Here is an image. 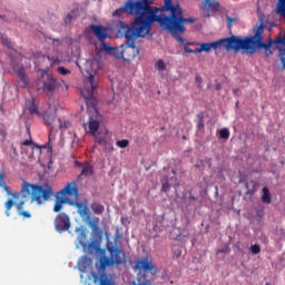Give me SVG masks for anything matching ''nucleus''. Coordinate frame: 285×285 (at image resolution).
<instances>
[{
    "instance_id": "f257e3e1",
    "label": "nucleus",
    "mask_w": 285,
    "mask_h": 285,
    "mask_svg": "<svg viewBox=\"0 0 285 285\" xmlns=\"http://www.w3.org/2000/svg\"><path fill=\"white\" fill-rule=\"evenodd\" d=\"M165 11L169 12L168 16L161 13H155V21L164 28V30H168L178 41V43H186V39L180 37L186 32V27L184 23H195L197 21L195 18H184V10L179 3L174 4L173 0H165V4L159 9V12Z\"/></svg>"
},
{
    "instance_id": "f03ea898",
    "label": "nucleus",
    "mask_w": 285,
    "mask_h": 285,
    "mask_svg": "<svg viewBox=\"0 0 285 285\" xmlns=\"http://www.w3.org/2000/svg\"><path fill=\"white\" fill-rule=\"evenodd\" d=\"M150 0H127L124 7L116 9L112 17H121L122 14H131L137 17L131 23H125L127 28L135 30L136 28H148L155 23V14L159 12V8L151 7Z\"/></svg>"
},
{
    "instance_id": "7ed1b4c3",
    "label": "nucleus",
    "mask_w": 285,
    "mask_h": 285,
    "mask_svg": "<svg viewBox=\"0 0 285 285\" xmlns=\"http://www.w3.org/2000/svg\"><path fill=\"white\" fill-rule=\"evenodd\" d=\"M149 27H138L136 29H132L128 26H126V22L119 21L117 24L118 35L120 37H125L126 43L122 45V60L124 61H132L135 57L139 55V48H137V45H135V41L139 39V37H146L150 32Z\"/></svg>"
},
{
    "instance_id": "20e7f679",
    "label": "nucleus",
    "mask_w": 285,
    "mask_h": 285,
    "mask_svg": "<svg viewBox=\"0 0 285 285\" xmlns=\"http://www.w3.org/2000/svg\"><path fill=\"white\" fill-rule=\"evenodd\" d=\"M264 35V24H259L254 33V36H248L245 38H242V36H238V52L239 50H243L246 55H255L258 50H265L266 57H271L273 55V40H269V42H264V38L262 37Z\"/></svg>"
},
{
    "instance_id": "39448f33",
    "label": "nucleus",
    "mask_w": 285,
    "mask_h": 285,
    "mask_svg": "<svg viewBox=\"0 0 285 285\" xmlns=\"http://www.w3.org/2000/svg\"><path fill=\"white\" fill-rule=\"evenodd\" d=\"M92 61H87L85 72L87 78L85 79V86L80 89L81 97H83L88 108H95L97 106V99L95 98V90L99 86V78H97V69H90Z\"/></svg>"
},
{
    "instance_id": "423d86ee",
    "label": "nucleus",
    "mask_w": 285,
    "mask_h": 285,
    "mask_svg": "<svg viewBox=\"0 0 285 285\" xmlns=\"http://www.w3.org/2000/svg\"><path fill=\"white\" fill-rule=\"evenodd\" d=\"M22 197H30L31 202H36L38 206L48 202L52 197V186L46 185H32L30 183H23L21 188Z\"/></svg>"
},
{
    "instance_id": "0eeeda50",
    "label": "nucleus",
    "mask_w": 285,
    "mask_h": 285,
    "mask_svg": "<svg viewBox=\"0 0 285 285\" xmlns=\"http://www.w3.org/2000/svg\"><path fill=\"white\" fill-rule=\"evenodd\" d=\"M197 46H200L203 52L219 50V48L226 49L227 52H230V50H234V52H239V36H230L228 38H222L214 42L197 43Z\"/></svg>"
},
{
    "instance_id": "6e6552de",
    "label": "nucleus",
    "mask_w": 285,
    "mask_h": 285,
    "mask_svg": "<svg viewBox=\"0 0 285 285\" xmlns=\"http://www.w3.org/2000/svg\"><path fill=\"white\" fill-rule=\"evenodd\" d=\"M61 197H57L56 204L53 206V213H60L63 208V204H68V197H73L77 199L79 197V189L77 188V181H71L66 185V187L60 191Z\"/></svg>"
},
{
    "instance_id": "1a4fd4ad",
    "label": "nucleus",
    "mask_w": 285,
    "mask_h": 285,
    "mask_svg": "<svg viewBox=\"0 0 285 285\" xmlns=\"http://www.w3.org/2000/svg\"><path fill=\"white\" fill-rule=\"evenodd\" d=\"M107 250L116 266H124L126 264V253L124 249L112 245V243L107 244Z\"/></svg>"
},
{
    "instance_id": "9d476101",
    "label": "nucleus",
    "mask_w": 285,
    "mask_h": 285,
    "mask_svg": "<svg viewBox=\"0 0 285 285\" xmlns=\"http://www.w3.org/2000/svg\"><path fill=\"white\" fill-rule=\"evenodd\" d=\"M11 67L12 70L18 75L19 88H28L30 80H28V77H26V68H23V65L12 60Z\"/></svg>"
},
{
    "instance_id": "9b49d317",
    "label": "nucleus",
    "mask_w": 285,
    "mask_h": 285,
    "mask_svg": "<svg viewBox=\"0 0 285 285\" xmlns=\"http://www.w3.org/2000/svg\"><path fill=\"white\" fill-rule=\"evenodd\" d=\"M55 229L57 233H65V230H70V216L66 213H59L55 218Z\"/></svg>"
},
{
    "instance_id": "f8f14e48",
    "label": "nucleus",
    "mask_w": 285,
    "mask_h": 285,
    "mask_svg": "<svg viewBox=\"0 0 285 285\" xmlns=\"http://www.w3.org/2000/svg\"><path fill=\"white\" fill-rule=\"evenodd\" d=\"M45 122L47 126H50L51 130H61L63 128V122L61 118H57V112L46 111L43 115Z\"/></svg>"
},
{
    "instance_id": "ddd939ff",
    "label": "nucleus",
    "mask_w": 285,
    "mask_h": 285,
    "mask_svg": "<svg viewBox=\"0 0 285 285\" xmlns=\"http://www.w3.org/2000/svg\"><path fill=\"white\" fill-rule=\"evenodd\" d=\"M89 30L94 32L95 37L102 43L104 48L108 50V45H106V39H108V32L101 24H90Z\"/></svg>"
},
{
    "instance_id": "4468645a",
    "label": "nucleus",
    "mask_w": 285,
    "mask_h": 285,
    "mask_svg": "<svg viewBox=\"0 0 285 285\" xmlns=\"http://www.w3.org/2000/svg\"><path fill=\"white\" fill-rule=\"evenodd\" d=\"M273 45H275L276 49L279 50L278 58L283 66V70H285V35L276 37Z\"/></svg>"
},
{
    "instance_id": "2eb2a0df",
    "label": "nucleus",
    "mask_w": 285,
    "mask_h": 285,
    "mask_svg": "<svg viewBox=\"0 0 285 285\" xmlns=\"http://www.w3.org/2000/svg\"><path fill=\"white\" fill-rule=\"evenodd\" d=\"M43 66V63H46V66L52 67V66H57L59 65V57L57 56H46V55H38L37 60L35 61V66L36 68H39V66Z\"/></svg>"
},
{
    "instance_id": "dca6fc26",
    "label": "nucleus",
    "mask_w": 285,
    "mask_h": 285,
    "mask_svg": "<svg viewBox=\"0 0 285 285\" xmlns=\"http://www.w3.org/2000/svg\"><path fill=\"white\" fill-rule=\"evenodd\" d=\"M76 166L82 168L80 175L78 176V179H81L82 177H92V175H95V168L91 166L90 163L76 161Z\"/></svg>"
},
{
    "instance_id": "f3484780",
    "label": "nucleus",
    "mask_w": 285,
    "mask_h": 285,
    "mask_svg": "<svg viewBox=\"0 0 285 285\" xmlns=\"http://www.w3.org/2000/svg\"><path fill=\"white\" fill-rule=\"evenodd\" d=\"M88 128L90 135H97L99 131V112L95 111L94 116H89Z\"/></svg>"
},
{
    "instance_id": "a211bd4d",
    "label": "nucleus",
    "mask_w": 285,
    "mask_h": 285,
    "mask_svg": "<svg viewBox=\"0 0 285 285\" xmlns=\"http://www.w3.org/2000/svg\"><path fill=\"white\" fill-rule=\"evenodd\" d=\"M0 188H2L4 193H7V195H11L12 199H19V197H21V194L12 193V190H10V187L6 185V174L1 171H0Z\"/></svg>"
},
{
    "instance_id": "6ab92c4d",
    "label": "nucleus",
    "mask_w": 285,
    "mask_h": 285,
    "mask_svg": "<svg viewBox=\"0 0 285 285\" xmlns=\"http://www.w3.org/2000/svg\"><path fill=\"white\" fill-rule=\"evenodd\" d=\"M76 208L81 219L85 222L90 219V209H88V205H83V203H76Z\"/></svg>"
},
{
    "instance_id": "aec40b11",
    "label": "nucleus",
    "mask_w": 285,
    "mask_h": 285,
    "mask_svg": "<svg viewBox=\"0 0 285 285\" xmlns=\"http://www.w3.org/2000/svg\"><path fill=\"white\" fill-rule=\"evenodd\" d=\"M203 4L204 9L209 10L210 12H219V9L222 8L217 0H205Z\"/></svg>"
},
{
    "instance_id": "412c9836",
    "label": "nucleus",
    "mask_w": 285,
    "mask_h": 285,
    "mask_svg": "<svg viewBox=\"0 0 285 285\" xmlns=\"http://www.w3.org/2000/svg\"><path fill=\"white\" fill-rule=\"evenodd\" d=\"M91 266H92V261L86 256H83L82 259L78 262V268L80 273H86L90 271Z\"/></svg>"
},
{
    "instance_id": "4be33fe9",
    "label": "nucleus",
    "mask_w": 285,
    "mask_h": 285,
    "mask_svg": "<svg viewBox=\"0 0 285 285\" xmlns=\"http://www.w3.org/2000/svg\"><path fill=\"white\" fill-rule=\"evenodd\" d=\"M55 88H57V81L52 78H49L43 83V91L48 95L49 92H53Z\"/></svg>"
},
{
    "instance_id": "5701e85b",
    "label": "nucleus",
    "mask_w": 285,
    "mask_h": 285,
    "mask_svg": "<svg viewBox=\"0 0 285 285\" xmlns=\"http://www.w3.org/2000/svg\"><path fill=\"white\" fill-rule=\"evenodd\" d=\"M109 53L116 59H124V45L120 47L110 48Z\"/></svg>"
},
{
    "instance_id": "b1692460",
    "label": "nucleus",
    "mask_w": 285,
    "mask_h": 285,
    "mask_svg": "<svg viewBox=\"0 0 285 285\" xmlns=\"http://www.w3.org/2000/svg\"><path fill=\"white\" fill-rule=\"evenodd\" d=\"M86 224L89 226V228H91L94 233H97L99 229V217H94L92 219L89 218Z\"/></svg>"
},
{
    "instance_id": "393cba45",
    "label": "nucleus",
    "mask_w": 285,
    "mask_h": 285,
    "mask_svg": "<svg viewBox=\"0 0 285 285\" xmlns=\"http://www.w3.org/2000/svg\"><path fill=\"white\" fill-rule=\"evenodd\" d=\"M275 10H276V14H279L285 19V0H277Z\"/></svg>"
},
{
    "instance_id": "a878e982",
    "label": "nucleus",
    "mask_w": 285,
    "mask_h": 285,
    "mask_svg": "<svg viewBox=\"0 0 285 285\" xmlns=\"http://www.w3.org/2000/svg\"><path fill=\"white\" fill-rule=\"evenodd\" d=\"M91 210L95 213V215H104L106 207L99 203H92Z\"/></svg>"
},
{
    "instance_id": "bb28decb",
    "label": "nucleus",
    "mask_w": 285,
    "mask_h": 285,
    "mask_svg": "<svg viewBox=\"0 0 285 285\" xmlns=\"http://www.w3.org/2000/svg\"><path fill=\"white\" fill-rule=\"evenodd\" d=\"M262 202L263 204H271V191L268 187H263Z\"/></svg>"
},
{
    "instance_id": "cd10ccee",
    "label": "nucleus",
    "mask_w": 285,
    "mask_h": 285,
    "mask_svg": "<svg viewBox=\"0 0 285 285\" xmlns=\"http://www.w3.org/2000/svg\"><path fill=\"white\" fill-rule=\"evenodd\" d=\"M12 206H14V200L12 199H8L6 203H4V215L6 217H10V210H12Z\"/></svg>"
},
{
    "instance_id": "c85d7f7f",
    "label": "nucleus",
    "mask_w": 285,
    "mask_h": 285,
    "mask_svg": "<svg viewBox=\"0 0 285 285\" xmlns=\"http://www.w3.org/2000/svg\"><path fill=\"white\" fill-rule=\"evenodd\" d=\"M205 125H204V112L197 114V129L198 130H204Z\"/></svg>"
},
{
    "instance_id": "c756f323",
    "label": "nucleus",
    "mask_w": 285,
    "mask_h": 285,
    "mask_svg": "<svg viewBox=\"0 0 285 285\" xmlns=\"http://www.w3.org/2000/svg\"><path fill=\"white\" fill-rule=\"evenodd\" d=\"M78 242L82 248L88 247V243L86 242V232H81L80 235L78 236Z\"/></svg>"
},
{
    "instance_id": "7c9ffc66",
    "label": "nucleus",
    "mask_w": 285,
    "mask_h": 285,
    "mask_svg": "<svg viewBox=\"0 0 285 285\" xmlns=\"http://www.w3.org/2000/svg\"><path fill=\"white\" fill-rule=\"evenodd\" d=\"M219 138L220 139H229L230 138V131L228 128H223L219 130Z\"/></svg>"
},
{
    "instance_id": "2f4dec72",
    "label": "nucleus",
    "mask_w": 285,
    "mask_h": 285,
    "mask_svg": "<svg viewBox=\"0 0 285 285\" xmlns=\"http://www.w3.org/2000/svg\"><path fill=\"white\" fill-rule=\"evenodd\" d=\"M114 261L111 258V256L109 258H105L100 262V267L101 268H106L107 266H114Z\"/></svg>"
},
{
    "instance_id": "473e14b6",
    "label": "nucleus",
    "mask_w": 285,
    "mask_h": 285,
    "mask_svg": "<svg viewBox=\"0 0 285 285\" xmlns=\"http://www.w3.org/2000/svg\"><path fill=\"white\" fill-rule=\"evenodd\" d=\"M116 146H118V148H128V146H130V141H128V139L118 140Z\"/></svg>"
},
{
    "instance_id": "72a5a7b5",
    "label": "nucleus",
    "mask_w": 285,
    "mask_h": 285,
    "mask_svg": "<svg viewBox=\"0 0 285 285\" xmlns=\"http://www.w3.org/2000/svg\"><path fill=\"white\" fill-rule=\"evenodd\" d=\"M250 253L253 255H259V253H262V247L258 244H254L250 246Z\"/></svg>"
},
{
    "instance_id": "f704fd0d",
    "label": "nucleus",
    "mask_w": 285,
    "mask_h": 285,
    "mask_svg": "<svg viewBox=\"0 0 285 285\" xmlns=\"http://www.w3.org/2000/svg\"><path fill=\"white\" fill-rule=\"evenodd\" d=\"M156 68L157 70H159L160 72H164V70H166V63L159 59L157 62H156Z\"/></svg>"
},
{
    "instance_id": "c9c22d12",
    "label": "nucleus",
    "mask_w": 285,
    "mask_h": 285,
    "mask_svg": "<svg viewBox=\"0 0 285 285\" xmlns=\"http://www.w3.org/2000/svg\"><path fill=\"white\" fill-rule=\"evenodd\" d=\"M29 104L30 105H29L28 110H29L30 115H35V112H37V105H35V100H30Z\"/></svg>"
},
{
    "instance_id": "e433bc0d",
    "label": "nucleus",
    "mask_w": 285,
    "mask_h": 285,
    "mask_svg": "<svg viewBox=\"0 0 285 285\" xmlns=\"http://www.w3.org/2000/svg\"><path fill=\"white\" fill-rule=\"evenodd\" d=\"M170 188H171L170 183L165 181V183L161 185V193H169V191H170Z\"/></svg>"
},
{
    "instance_id": "4c0bfd02",
    "label": "nucleus",
    "mask_w": 285,
    "mask_h": 285,
    "mask_svg": "<svg viewBox=\"0 0 285 285\" xmlns=\"http://www.w3.org/2000/svg\"><path fill=\"white\" fill-rule=\"evenodd\" d=\"M18 215H20V217H23V219H30V217H32V215L30 214V212H26V210H20L18 212Z\"/></svg>"
},
{
    "instance_id": "58836bf2",
    "label": "nucleus",
    "mask_w": 285,
    "mask_h": 285,
    "mask_svg": "<svg viewBox=\"0 0 285 285\" xmlns=\"http://www.w3.org/2000/svg\"><path fill=\"white\" fill-rule=\"evenodd\" d=\"M226 19H227V28L230 30V28H233V23L237 21V18H232L229 16H226Z\"/></svg>"
},
{
    "instance_id": "ea45409f",
    "label": "nucleus",
    "mask_w": 285,
    "mask_h": 285,
    "mask_svg": "<svg viewBox=\"0 0 285 285\" xmlns=\"http://www.w3.org/2000/svg\"><path fill=\"white\" fill-rule=\"evenodd\" d=\"M59 75H70V70L66 69L65 67H58Z\"/></svg>"
},
{
    "instance_id": "a19ab883",
    "label": "nucleus",
    "mask_w": 285,
    "mask_h": 285,
    "mask_svg": "<svg viewBox=\"0 0 285 285\" xmlns=\"http://www.w3.org/2000/svg\"><path fill=\"white\" fill-rule=\"evenodd\" d=\"M97 144H99V146H108V141L106 140V138H97Z\"/></svg>"
},
{
    "instance_id": "79ce46f5",
    "label": "nucleus",
    "mask_w": 285,
    "mask_h": 285,
    "mask_svg": "<svg viewBox=\"0 0 285 285\" xmlns=\"http://www.w3.org/2000/svg\"><path fill=\"white\" fill-rule=\"evenodd\" d=\"M181 45L185 46V47H184V52H186L187 55H193V49H190V48L188 47V43L184 42V43H181Z\"/></svg>"
},
{
    "instance_id": "37998d69",
    "label": "nucleus",
    "mask_w": 285,
    "mask_h": 285,
    "mask_svg": "<svg viewBox=\"0 0 285 285\" xmlns=\"http://www.w3.org/2000/svg\"><path fill=\"white\" fill-rule=\"evenodd\" d=\"M179 257H181V249H176L174 252V259H179Z\"/></svg>"
},
{
    "instance_id": "c03bdc74",
    "label": "nucleus",
    "mask_w": 285,
    "mask_h": 285,
    "mask_svg": "<svg viewBox=\"0 0 285 285\" xmlns=\"http://www.w3.org/2000/svg\"><path fill=\"white\" fill-rule=\"evenodd\" d=\"M26 204V202L21 200L20 203H18L17 205V210L18 213H20L21 210H23V205Z\"/></svg>"
},
{
    "instance_id": "a18cd8bd",
    "label": "nucleus",
    "mask_w": 285,
    "mask_h": 285,
    "mask_svg": "<svg viewBox=\"0 0 285 285\" xmlns=\"http://www.w3.org/2000/svg\"><path fill=\"white\" fill-rule=\"evenodd\" d=\"M1 43L10 48V40H8L7 38H2Z\"/></svg>"
},
{
    "instance_id": "49530a36",
    "label": "nucleus",
    "mask_w": 285,
    "mask_h": 285,
    "mask_svg": "<svg viewBox=\"0 0 285 285\" xmlns=\"http://www.w3.org/2000/svg\"><path fill=\"white\" fill-rule=\"evenodd\" d=\"M72 21V14H67L66 19H65V23H70Z\"/></svg>"
},
{
    "instance_id": "de8ad7c7",
    "label": "nucleus",
    "mask_w": 285,
    "mask_h": 285,
    "mask_svg": "<svg viewBox=\"0 0 285 285\" xmlns=\"http://www.w3.org/2000/svg\"><path fill=\"white\" fill-rule=\"evenodd\" d=\"M202 52H204L203 49H202V47H200V48L193 49V55H199V53H202Z\"/></svg>"
},
{
    "instance_id": "09e8293b",
    "label": "nucleus",
    "mask_w": 285,
    "mask_h": 285,
    "mask_svg": "<svg viewBox=\"0 0 285 285\" xmlns=\"http://www.w3.org/2000/svg\"><path fill=\"white\" fill-rule=\"evenodd\" d=\"M22 146H32V140H24Z\"/></svg>"
},
{
    "instance_id": "8fccbe9b",
    "label": "nucleus",
    "mask_w": 285,
    "mask_h": 285,
    "mask_svg": "<svg viewBox=\"0 0 285 285\" xmlns=\"http://www.w3.org/2000/svg\"><path fill=\"white\" fill-rule=\"evenodd\" d=\"M62 128H70V121H65Z\"/></svg>"
},
{
    "instance_id": "3c124183",
    "label": "nucleus",
    "mask_w": 285,
    "mask_h": 285,
    "mask_svg": "<svg viewBox=\"0 0 285 285\" xmlns=\"http://www.w3.org/2000/svg\"><path fill=\"white\" fill-rule=\"evenodd\" d=\"M46 148H48L49 153H52V146H50V142L47 144Z\"/></svg>"
},
{
    "instance_id": "603ef678",
    "label": "nucleus",
    "mask_w": 285,
    "mask_h": 285,
    "mask_svg": "<svg viewBox=\"0 0 285 285\" xmlns=\"http://www.w3.org/2000/svg\"><path fill=\"white\" fill-rule=\"evenodd\" d=\"M196 81L198 82V83H202V77H199V76H196Z\"/></svg>"
},
{
    "instance_id": "864d4df0",
    "label": "nucleus",
    "mask_w": 285,
    "mask_h": 285,
    "mask_svg": "<svg viewBox=\"0 0 285 285\" xmlns=\"http://www.w3.org/2000/svg\"><path fill=\"white\" fill-rule=\"evenodd\" d=\"M195 199H197L195 196H189L190 202H195Z\"/></svg>"
},
{
    "instance_id": "5fc2aeb1",
    "label": "nucleus",
    "mask_w": 285,
    "mask_h": 285,
    "mask_svg": "<svg viewBox=\"0 0 285 285\" xmlns=\"http://www.w3.org/2000/svg\"><path fill=\"white\" fill-rule=\"evenodd\" d=\"M233 92H234V95H237V92H239V89H233Z\"/></svg>"
},
{
    "instance_id": "6e6d98bb",
    "label": "nucleus",
    "mask_w": 285,
    "mask_h": 285,
    "mask_svg": "<svg viewBox=\"0 0 285 285\" xmlns=\"http://www.w3.org/2000/svg\"><path fill=\"white\" fill-rule=\"evenodd\" d=\"M112 150H115V148L110 146L109 153H112Z\"/></svg>"
},
{
    "instance_id": "4d7b16f0",
    "label": "nucleus",
    "mask_w": 285,
    "mask_h": 285,
    "mask_svg": "<svg viewBox=\"0 0 285 285\" xmlns=\"http://www.w3.org/2000/svg\"><path fill=\"white\" fill-rule=\"evenodd\" d=\"M53 41H57V43H61V41L59 39H53Z\"/></svg>"
},
{
    "instance_id": "13d9d810",
    "label": "nucleus",
    "mask_w": 285,
    "mask_h": 285,
    "mask_svg": "<svg viewBox=\"0 0 285 285\" xmlns=\"http://www.w3.org/2000/svg\"><path fill=\"white\" fill-rule=\"evenodd\" d=\"M27 132H30V127H27Z\"/></svg>"
},
{
    "instance_id": "bf43d9fd",
    "label": "nucleus",
    "mask_w": 285,
    "mask_h": 285,
    "mask_svg": "<svg viewBox=\"0 0 285 285\" xmlns=\"http://www.w3.org/2000/svg\"><path fill=\"white\" fill-rule=\"evenodd\" d=\"M217 190H218V187L216 186V195H217V193H218Z\"/></svg>"
},
{
    "instance_id": "052dcab7",
    "label": "nucleus",
    "mask_w": 285,
    "mask_h": 285,
    "mask_svg": "<svg viewBox=\"0 0 285 285\" xmlns=\"http://www.w3.org/2000/svg\"><path fill=\"white\" fill-rule=\"evenodd\" d=\"M245 188H248V184L245 185Z\"/></svg>"
},
{
    "instance_id": "680f3d73",
    "label": "nucleus",
    "mask_w": 285,
    "mask_h": 285,
    "mask_svg": "<svg viewBox=\"0 0 285 285\" xmlns=\"http://www.w3.org/2000/svg\"><path fill=\"white\" fill-rule=\"evenodd\" d=\"M89 246H92V243H90Z\"/></svg>"
},
{
    "instance_id": "e2e57ef3",
    "label": "nucleus",
    "mask_w": 285,
    "mask_h": 285,
    "mask_svg": "<svg viewBox=\"0 0 285 285\" xmlns=\"http://www.w3.org/2000/svg\"><path fill=\"white\" fill-rule=\"evenodd\" d=\"M0 19H2V16L0 14Z\"/></svg>"
}]
</instances>
